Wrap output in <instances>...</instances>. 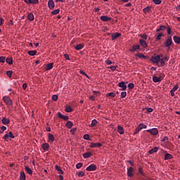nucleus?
<instances>
[{
    "label": "nucleus",
    "mask_w": 180,
    "mask_h": 180,
    "mask_svg": "<svg viewBox=\"0 0 180 180\" xmlns=\"http://www.w3.org/2000/svg\"><path fill=\"white\" fill-rule=\"evenodd\" d=\"M174 44V42L172 41V37H169L166 41L163 43V47H166L167 49H169V46H172Z\"/></svg>",
    "instance_id": "f257e3e1"
},
{
    "label": "nucleus",
    "mask_w": 180,
    "mask_h": 180,
    "mask_svg": "<svg viewBox=\"0 0 180 180\" xmlns=\"http://www.w3.org/2000/svg\"><path fill=\"white\" fill-rule=\"evenodd\" d=\"M3 101L6 105H10L11 106L13 105V101H12V99H11V98H9L8 96H4Z\"/></svg>",
    "instance_id": "f03ea898"
},
{
    "label": "nucleus",
    "mask_w": 180,
    "mask_h": 180,
    "mask_svg": "<svg viewBox=\"0 0 180 180\" xmlns=\"http://www.w3.org/2000/svg\"><path fill=\"white\" fill-rule=\"evenodd\" d=\"M146 131L148 133H150V134H152V136H157L158 134V129H157V128H153L150 129H148V130H146Z\"/></svg>",
    "instance_id": "7ed1b4c3"
},
{
    "label": "nucleus",
    "mask_w": 180,
    "mask_h": 180,
    "mask_svg": "<svg viewBox=\"0 0 180 180\" xmlns=\"http://www.w3.org/2000/svg\"><path fill=\"white\" fill-rule=\"evenodd\" d=\"M24 2H25L27 5H37L39 0H24Z\"/></svg>",
    "instance_id": "20e7f679"
},
{
    "label": "nucleus",
    "mask_w": 180,
    "mask_h": 180,
    "mask_svg": "<svg viewBox=\"0 0 180 180\" xmlns=\"http://www.w3.org/2000/svg\"><path fill=\"white\" fill-rule=\"evenodd\" d=\"M161 60V58H160V56H153L151 58L152 63H154V64H158L160 61Z\"/></svg>",
    "instance_id": "39448f33"
},
{
    "label": "nucleus",
    "mask_w": 180,
    "mask_h": 180,
    "mask_svg": "<svg viewBox=\"0 0 180 180\" xmlns=\"http://www.w3.org/2000/svg\"><path fill=\"white\" fill-rule=\"evenodd\" d=\"M91 148H99V147H102V143H90Z\"/></svg>",
    "instance_id": "423d86ee"
},
{
    "label": "nucleus",
    "mask_w": 180,
    "mask_h": 180,
    "mask_svg": "<svg viewBox=\"0 0 180 180\" xmlns=\"http://www.w3.org/2000/svg\"><path fill=\"white\" fill-rule=\"evenodd\" d=\"M101 20H102L103 22H109L110 20H112V18L108 17L107 15H102L101 16Z\"/></svg>",
    "instance_id": "0eeeda50"
},
{
    "label": "nucleus",
    "mask_w": 180,
    "mask_h": 180,
    "mask_svg": "<svg viewBox=\"0 0 180 180\" xmlns=\"http://www.w3.org/2000/svg\"><path fill=\"white\" fill-rule=\"evenodd\" d=\"M118 86L122 88V91H126V89H127V86L125 84L124 82H120Z\"/></svg>",
    "instance_id": "6e6552de"
},
{
    "label": "nucleus",
    "mask_w": 180,
    "mask_h": 180,
    "mask_svg": "<svg viewBox=\"0 0 180 180\" xmlns=\"http://www.w3.org/2000/svg\"><path fill=\"white\" fill-rule=\"evenodd\" d=\"M58 117H60V119H63V120H68L70 119L68 115H64L61 112L58 113Z\"/></svg>",
    "instance_id": "1a4fd4ad"
},
{
    "label": "nucleus",
    "mask_w": 180,
    "mask_h": 180,
    "mask_svg": "<svg viewBox=\"0 0 180 180\" xmlns=\"http://www.w3.org/2000/svg\"><path fill=\"white\" fill-rule=\"evenodd\" d=\"M87 171H96V165L94 164L90 165L89 167L86 168Z\"/></svg>",
    "instance_id": "9d476101"
},
{
    "label": "nucleus",
    "mask_w": 180,
    "mask_h": 180,
    "mask_svg": "<svg viewBox=\"0 0 180 180\" xmlns=\"http://www.w3.org/2000/svg\"><path fill=\"white\" fill-rule=\"evenodd\" d=\"M48 6H49V9H51V10L54 9V7L56 6V5L54 4V1L49 0Z\"/></svg>",
    "instance_id": "9b49d317"
},
{
    "label": "nucleus",
    "mask_w": 180,
    "mask_h": 180,
    "mask_svg": "<svg viewBox=\"0 0 180 180\" xmlns=\"http://www.w3.org/2000/svg\"><path fill=\"white\" fill-rule=\"evenodd\" d=\"M120 36H122V34L119 32L112 33L111 34V39L112 40H116V39H117V37H120Z\"/></svg>",
    "instance_id": "f8f14e48"
},
{
    "label": "nucleus",
    "mask_w": 180,
    "mask_h": 180,
    "mask_svg": "<svg viewBox=\"0 0 180 180\" xmlns=\"http://www.w3.org/2000/svg\"><path fill=\"white\" fill-rule=\"evenodd\" d=\"M133 171H134V169L131 167L127 169V175H128V176H130V177L133 176V175H134L133 174Z\"/></svg>",
    "instance_id": "ddd939ff"
},
{
    "label": "nucleus",
    "mask_w": 180,
    "mask_h": 180,
    "mask_svg": "<svg viewBox=\"0 0 180 180\" xmlns=\"http://www.w3.org/2000/svg\"><path fill=\"white\" fill-rule=\"evenodd\" d=\"M53 65H54V63H53L46 64L45 70L46 71H50V70L53 69Z\"/></svg>",
    "instance_id": "4468645a"
},
{
    "label": "nucleus",
    "mask_w": 180,
    "mask_h": 180,
    "mask_svg": "<svg viewBox=\"0 0 180 180\" xmlns=\"http://www.w3.org/2000/svg\"><path fill=\"white\" fill-rule=\"evenodd\" d=\"M117 131L120 134H124V129L120 125L117 126Z\"/></svg>",
    "instance_id": "2eb2a0df"
},
{
    "label": "nucleus",
    "mask_w": 180,
    "mask_h": 180,
    "mask_svg": "<svg viewBox=\"0 0 180 180\" xmlns=\"http://www.w3.org/2000/svg\"><path fill=\"white\" fill-rule=\"evenodd\" d=\"M161 78H162V76H160L159 77H158L157 76H153V82H161Z\"/></svg>",
    "instance_id": "dca6fc26"
},
{
    "label": "nucleus",
    "mask_w": 180,
    "mask_h": 180,
    "mask_svg": "<svg viewBox=\"0 0 180 180\" xmlns=\"http://www.w3.org/2000/svg\"><path fill=\"white\" fill-rule=\"evenodd\" d=\"M139 43L142 47H144V49L147 47V42L144 39H140Z\"/></svg>",
    "instance_id": "f3484780"
},
{
    "label": "nucleus",
    "mask_w": 180,
    "mask_h": 180,
    "mask_svg": "<svg viewBox=\"0 0 180 180\" xmlns=\"http://www.w3.org/2000/svg\"><path fill=\"white\" fill-rule=\"evenodd\" d=\"M55 168H56V171H58V174H61L62 175L64 174V171H63V169H61V167H60L58 165H56Z\"/></svg>",
    "instance_id": "a211bd4d"
},
{
    "label": "nucleus",
    "mask_w": 180,
    "mask_h": 180,
    "mask_svg": "<svg viewBox=\"0 0 180 180\" xmlns=\"http://www.w3.org/2000/svg\"><path fill=\"white\" fill-rule=\"evenodd\" d=\"M6 63H7V64H9L11 65L13 64V59L12 58V57H8L6 59Z\"/></svg>",
    "instance_id": "6ab92c4d"
},
{
    "label": "nucleus",
    "mask_w": 180,
    "mask_h": 180,
    "mask_svg": "<svg viewBox=\"0 0 180 180\" xmlns=\"http://www.w3.org/2000/svg\"><path fill=\"white\" fill-rule=\"evenodd\" d=\"M136 50H140V45H134L129 51L133 52Z\"/></svg>",
    "instance_id": "aec40b11"
},
{
    "label": "nucleus",
    "mask_w": 180,
    "mask_h": 180,
    "mask_svg": "<svg viewBox=\"0 0 180 180\" xmlns=\"http://www.w3.org/2000/svg\"><path fill=\"white\" fill-rule=\"evenodd\" d=\"M43 150H44V151L49 150V148H50V145H49V143H45L44 144H42L41 146Z\"/></svg>",
    "instance_id": "412c9836"
},
{
    "label": "nucleus",
    "mask_w": 180,
    "mask_h": 180,
    "mask_svg": "<svg viewBox=\"0 0 180 180\" xmlns=\"http://www.w3.org/2000/svg\"><path fill=\"white\" fill-rule=\"evenodd\" d=\"M65 126L68 127V129H71L72 126H74V123H72L71 121H68L65 124Z\"/></svg>",
    "instance_id": "4be33fe9"
},
{
    "label": "nucleus",
    "mask_w": 180,
    "mask_h": 180,
    "mask_svg": "<svg viewBox=\"0 0 180 180\" xmlns=\"http://www.w3.org/2000/svg\"><path fill=\"white\" fill-rule=\"evenodd\" d=\"M173 40H174V43H176V44H180V37H179L174 36Z\"/></svg>",
    "instance_id": "5701e85b"
},
{
    "label": "nucleus",
    "mask_w": 180,
    "mask_h": 180,
    "mask_svg": "<svg viewBox=\"0 0 180 180\" xmlns=\"http://www.w3.org/2000/svg\"><path fill=\"white\" fill-rule=\"evenodd\" d=\"M158 147H154L151 150L148 151L149 154H154V153H157L158 151Z\"/></svg>",
    "instance_id": "b1692460"
},
{
    "label": "nucleus",
    "mask_w": 180,
    "mask_h": 180,
    "mask_svg": "<svg viewBox=\"0 0 180 180\" xmlns=\"http://www.w3.org/2000/svg\"><path fill=\"white\" fill-rule=\"evenodd\" d=\"M10 122L11 121L9 120V118L3 117V119H2L3 124H9Z\"/></svg>",
    "instance_id": "393cba45"
},
{
    "label": "nucleus",
    "mask_w": 180,
    "mask_h": 180,
    "mask_svg": "<svg viewBox=\"0 0 180 180\" xmlns=\"http://www.w3.org/2000/svg\"><path fill=\"white\" fill-rule=\"evenodd\" d=\"M20 179L26 180V174H25V172L23 171L20 172Z\"/></svg>",
    "instance_id": "a878e982"
},
{
    "label": "nucleus",
    "mask_w": 180,
    "mask_h": 180,
    "mask_svg": "<svg viewBox=\"0 0 180 180\" xmlns=\"http://www.w3.org/2000/svg\"><path fill=\"white\" fill-rule=\"evenodd\" d=\"M172 158H174V157L172 156V155L169 154V153H166L165 155V160H172Z\"/></svg>",
    "instance_id": "bb28decb"
},
{
    "label": "nucleus",
    "mask_w": 180,
    "mask_h": 180,
    "mask_svg": "<svg viewBox=\"0 0 180 180\" xmlns=\"http://www.w3.org/2000/svg\"><path fill=\"white\" fill-rule=\"evenodd\" d=\"M161 37H164V34L162 32L158 33L156 34V40L158 41L161 39Z\"/></svg>",
    "instance_id": "cd10ccee"
},
{
    "label": "nucleus",
    "mask_w": 180,
    "mask_h": 180,
    "mask_svg": "<svg viewBox=\"0 0 180 180\" xmlns=\"http://www.w3.org/2000/svg\"><path fill=\"white\" fill-rule=\"evenodd\" d=\"M92 153L91 152H87L83 154V158H89V157H91Z\"/></svg>",
    "instance_id": "c85d7f7f"
},
{
    "label": "nucleus",
    "mask_w": 180,
    "mask_h": 180,
    "mask_svg": "<svg viewBox=\"0 0 180 180\" xmlns=\"http://www.w3.org/2000/svg\"><path fill=\"white\" fill-rule=\"evenodd\" d=\"M25 171H27V174H29L30 175H32V174H33V171L29 167L25 166Z\"/></svg>",
    "instance_id": "c756f323"
},
{
    "label": "nucleus",
    "mask_w": 180,
    "mask_h": 180,
    "mask_svg": "<svg viewBox=\"0 0 180 180\" xmlns=\"http://www.w3.org/2000/svg\"><path fill=\"white\" fill-rule=\"evenodd\" d=\"M97 124H98V121L96 119H94L91 121V123L90 124V127H95Z\"/></svg>",
    "instance_id": "7c9ffc66"
},
{
    "label": "nucleus",
    "mask_w": 180,
    "mask_h": 180,
    "mask_svg": "<svg viewBox=\"0 0 180 180\" xmlns=\"http://www.w3.org/2000/svg\"><path fill=\"white\" fill-rule=\"evenodd\" d=\"M84 44H80L75 46V50H82Z\"/></svg>",
    "instance_id": "2f4dec72"
},
{
    "label": "nucleus",
    "mask_w": 180,
    "mask_h": 180,
    "mask_svg": "<svg viewBox=\"0 0 180 180\" xmlns=\"http://www.w3.org/2000/svg\"><path fill=\"white\" fill-rule=\"evenodd\" d=\"M166 29H167V27H165V25H162V26L160 27L159 29H158L156 30V32H164Z\"/></svg>",
    "instance_id": "473e14b6"
},
{
    "label": "nucleus",
    "mask_w": 180,
    "mask_h": 180,
    "mask_svg": "<svg viewBox=\"0 0 180 180\" xmlns=\"http://www.w3.org/2000/svg\"><path fill=\"white\" fill-rule=\"evenodd\" d=\"M139 173L141 174V175H142V176H146V174L143 171V167H141V166H139Z\"/></svg>",
    "instance_id": "72a5a7b5"
},
{
    "label": "nucleus",
    "mask_w": 180,
    "mask_h": 180,
    "mask_svg": "<svg viewBox=\"0 0 180 180\" xmlns=\"http://www.w3.org/2000/svg\"><path fill=\"white\" fill-rule=\"evenodd\" d=\"M28 20H30V21L34 20V15H33V13H30L28 14Z\"/></svg>",
    "instance_id": "f704fd0d"
},
{
    "label": "nucleus",
    "mask_w": 180,
    "mask_h": 180,
    "mask_svg": "<svg viewBox=\"0 0 180 180\" xmlns=\"http://www.w3.org/2000/svg\"><path fill=\"white\" fill-rule=\"evenodd\" d=\"M65 112L68 113H70V112H72V108L70 105H66L65 106Z\"/></svg>",
    "instance_id": "c9c22d12"
},
{
    "label": "nucleus",
    "mask_w": 180,
    "mask_h": 180,
    "mask_svg": "<svg viewBox=\"0 0 180 180\" xmlns=\"http://www.w3.org/2000/svg\"><path fill=\"white\" fill-rule=\"evenodd\" d=\"M138 127L141 130H143V129H147V125L144 124L143 123H141V124H139Z\"/></svg>",
    "instance_id": "e433bc0d"
},
{
    "label": "nucleus",
    "mask_w": 180,
    "mask_h": 180,
    "mask_svg": "<svg viewBox=\"0 0 180 180\" xmlns=\"http://www.w3.org/2000/svg\"><path fill=\"white\" fill-rule=\"evenodd\" d=\"M49 140H50V141L53 143V141H54L55 140L54 135H53L52 134H49Z\"/></svg>",
    "instance_id": "4c0bfd02"
},
{
    "label": "nucleus",
    "mask_w": 180,
    "mask_h": 180,
    "mask_svg": "<svg viewBox=\"0 0 180 180\" xmlns=\"http://www.w3.org/2000/svg\"><path fill=\"white\" fill-rule=\"evenodd\" d=\"M143 11L144 13H147L148 12H150L151 11V7L148 6V7L143 8Z\"/></svg>",
    "instance_id": "58836bf2"
},
{
    "label": "nucleus",
    "mask_w": 180,
    "mask_h": 180,
    "mask_svg": "<svg viewBox=\"0 0 180 180\" xmlns=\"http://www.w3.org/2000/svg\"><path fill=\"white\" fill-rule=\"evenodd\" d=\"M37 53V51H28L29 56H36Z\"/></svg>",
    "instance_id": "ea45409f"
},
{
    "label": "nucleus",
    "mask_w": 180,
    "mask_h": 180,
    "mask_svg": "<svg viewBox=\"0 0 180 180\" xmlns=\"http://www.w3.org/2000/svg\"><path fill=\"white\" fill-rule=\"evenodd\" d=\"M106 96L108 98H109V96H111V98H115V96H116V94L111 92V93H108L107 94Z\"/></svg>",
    "instance_id": "a19ab883"
},
{
    "label": "nucleus",
    "mask_w": 180,
    "mask_h": 180,
    "mask_svg": "<svg viewBox=\"0 0 180 180\" xmlns=\"http://www.w3.org/2000/svg\"><path fill=\"white\" fill-rule=\"evenodd\" d=\"M60 13V9H56L53 11H51V15H58Z\"/></svg>",
    "instance_id": "79ce46f5"
},
{
    "label": "nucleus",
    "mask_w": 180,
    "mask_h": 180,
    "mask_svg": "<svg viewBox=\"0 0 180 180\" xmlns=\"http://www.w3.org/2000/svg\"><path fill=\"white\" fill-rule=\"evenodd\" d=\"M12 74H13V72L11 70H8L6 72V75H7V77H9V78L12 77Z\"/></svg>",
    "instance_id": "37998d69"
},
{
    "label": "nucleus",
    "mask_w": 180,
    "mask_h": 180,
    "mask_svg": "<svg viewBox=\"0 0 180 180\" xmlns=\"http://www.w3.org/2000/svg\"><path fill=\"white\" fill-rule=\"evenodd\" d=\"M9 134H6L4 136L3 139L5 140V141H8V139H9Z\"/></svg>",
    "instance_id": "c03bdc74"
},
{
    "label": "nucleus",
    "mask_w": 180,
    "mask_h": 180,
    "mask_svg": "<svg viewBox=\"0 0 180 180\" xmlns=\"http://www.w3.org/2000/svg\"><path fill=\"white\" fill-rule=\"evenodd\" d=\"M153 2L155 4V5H160L161 4V0H153Z\"/></svg>",
    "instance_id": "a18cd8bd"
},
{
    "label": "nucleus",
    "mask_w": 180,
    "mask_h": 180,
    "mask_svg": "<svg viewBox=\"0 0 180 180\" xmlns=\"http://www.w3.org/2000/svg\"><path fill=\"white\" fill-rule=\"evenodd\" d=\"M160 67H164V65H165V61L164 60V59L160 58Z\"/></svg>",
    "instance_id": "49530a36"
},
{
    "label": "nucleus",
    "mask_w": 180,
    "mask_h": 180,
    "mask_svg": "<svg viewBox=\"0 0 180 180\" xmlns=\"http://www.w3.org/2000/svg\"><path fill=\"white\" fill-rule=\"evenodd\" d=\"M127 96V93L126 91H122L121 93V98H126Z\"/></svg>",
    "instance_id": "de8ad7c7"
},
{
    "label": "nucleus",
    "mask_w": 180,
    "mask_h": 180,
    "mask_svg": "<svg viewBox=\"0 0 180 180\" xmlns=\"http://www.w3.org/2000/svg\"><path fill=\"white\" fill-rule=\"evenodd\" d=\"M128 88H129V89H133V88H134V84H133V83H129V84H128Z\"/></svg>",
    "instance_id": "09e8293b"
},
{
    "label": "nucleus",
    "mask_w": 180,
    "mask_h": 180,
    "mask_svg": "<svg viewBox=\"0 0 180 180\" xmlns=\"http://www.w3.org/2000/svg\"><path fill=\"white\" fill-rule=\"evenodd\" d=\"M6 60L5 56H1L0 57V63H5V61Z\"/></svg>",
    "instance_id": "8fccbe9b"
},
{
    "label": "nucleus",
    "mask_w": 180,
    "mask_h": 180,
    "mask_svg": "<svg viewBox=\"0 0 180 180\" xmlns=\"http://www.w3.org/2000/svg\"><path fill=\"white\" fill-rule=\"evenodd\" d=\"M8 136L10 139H15V135L13 134V133H12V131H9Z\"/></svg>",
    "instance_id": "3c124183"
},
{
    "label": "nucleus",
    "mask_w": 180,
    "mask_h": 180,
    "mask_svg": "<svg viewBox=\"0 0 180 180\" xmlns=\"http://www.w3.org/2000/svg\"><path fill=\"white\" fill-rule=\"evenodd\" d=\"M82 167V162H79L76 165L77 169H79V168H81Z\"/></svg>",
    "instance_id": "603ef678"
},
{
    "label": "nucleus",
    "mask_w": 180,
    "mask_h": 180,
    "mask_svg": "<svg viewBox=\"0 0 180 180\" xmlns=\"http://www.w3.org/2000/svg\"><path fill=\"white\" fill-rule=\"evenodd\" d=\"M136 56L139 57V58H146V56L142 53H138L136 54Z\"/></svg>",
    "instance_id": "864d4df0"
},
{
    "label": "nucleus",
    "mask_w": 180,
    "mask_h": 180,
    "mask_svg": "<svg viewBox=\"0 0 180 180\" xmlns=\"http://www.w3.org/2000/svg\"><path fill=\"white\" fill-rule=\"evenodd\" d=\"M179 88V86L178 84L174 85V86L172 88V91H176Z\"/></svg>",
    "instance_id": "5fc2aeb1"
},
{
    "label": "nucleus",
    "mask_w": 180,
    "mask_h": 180,
    "mask_svg": "<svg viewBox=\"0 0 180 180\" xmlns=\"http://www.w3.org/2000/svg\"><path fill=\"white\" fill-rule=\"evenodd\" d=\"M141 129L138 127L134 133V135L137 134Z\"/></svg>",
    "instance_id": "6e6d98bb"
},
{
    "label": "nucleus",
    "mask_w": 180,
    "mask_h": 180,
    "mask_svg": "<svg viewBox=\"0 0 180 180\" xmlns=\"http://www.w3.org/2000/svg\"><path fill=\"white\" fill-rule=\"evenodd\" d=\"M140 37L142 38V39H144L145 40H147V34H142L140 35Z\"/></svg>",
    "instance_id": "4d7b16f0"
},
{
    "label": "nucleus",
    "mask_w": 180,
    "mask_h": 180,
    "mask_svg": "<svg viewBox=\"0 0 180 180\" xmlns=\"http://www.w3.org/2000/svg\"><path fill=\"white\" fill-rule=\"evenodd\" d=\"M83 139L84 140H89V134H84L83 136Z\"/></svg>",
    "instance_id": "13d9d810"
},
{
    "label": "nucleus",
    "mask_w": 180,
    "mask_h": 180,
    "mask_svg": "<svg viewBox=\"0 0 180 180\" xmlns=\"http://www.w3.org/2000/svg\"><path fill=\"white\" fill-rule=\"evenodd\" d=\"M77 131V128H73L70 130V133L72 134H75V132Z\"/></svg>",
    "instance_id": "bf43d9fd"
},
{
    "label": "nucleus",
    "mask_w": 180,
    "mask_h": 180,
    "mask_svg": "<svg viewBox=\"0 0 180 180\" xmlns=\"http://www.w3.org/2000/svg\"><path fill=\"white\" fill-rule=\"evenodd\" d=\"M116 68H117V66H110V70L112 71H116Z\"/></svg>",
    "instance_id": "052dcab7"
},
{
    "label": "nucleus",
    "mask_w": 180,
    "mask_h": 180,
    "mask_svg": "<svg viewBox=\"0 0 180 180\" xmlns=\"http://www.w3.org/2000/svg\"><path fill=\"white\" fill-rule=\"evenodd\" d=\"M78 176H84V175H85V173L84 172H79L77 174Z\"/></svg>",
    "instance_id": "680f3d73"
},
{
    "label": "nucleus",
    "mask_w": 180,
    "mask_h": 180,
    "mask_svg": "<svg viewBox=\"0 0 180 180\" xmlns=\"http://www.w3.org/2000/svg\"><path fill=\"white\" fill-rule=\"evenodd\" d=\"M105 63H106V64H108V65H110V64H112V62L109 59H107L105 60Z\"/></svg>",
    "instance_id": "e2e57ef3"
},
{
    "label": "nucleus",
    "mask_w": 180,
    "mask_h": 180,
    "mask_svg": "<svg viewBox=\"0 0 180 180\" xmlns=\"http://www.w3.org/2000/svg\"><path fill=\"white\" fill-rule=\"evenodd\" d=\"M52 99H53V101H57V99H58V96H57V95H53V96H52Z\"/></svg>",
    "instance_id": "0e129e2a"
},
{
    "label": "nucleus",
    "mask_w": 180,
    "mask_h": 180,
    "mask_svg": "<svg viewBox=\"0 0 180 180\" xmlns=\"http://www.w3.org/2000/svg\"><path fill=\"white\" fill-rule=\"evenodd\" d=\"M146 112L147 113H151V112H153V108H147Z\"/></svg>",
    "instance_id": "69168bd1"
},
{
    "label": "nucleus",
    "mask_w": 180,
    "mask_h": 180,
    "mask_svg": "<svg viewBox=\"0 0 180 180\" xmlns=\"http://www.w3.org/2000/svg\"><path fill=\"white\" fill-rule=\"evenodd\" d=\"M64 58L66 59V60H70V56L67 53L64 54Z\"/></svg>",
    "instance_id": "338daca9"
},
{
    "label": "nucleus",
    "mask_w": 180,
    "mask_h": 180,
    "mask_svg": "<svg viewBox=\"0 0 180 180\" xmlns=\"http://www.w3.org/2000/svg\"><path fill=\"white\" fill-rule=\"evenodd\" d=\"M162 141H168V137L167 136H165L163 137V139H162Z\"/></svg>",
    "instance_id": "774afa93"
}]
</instances>
